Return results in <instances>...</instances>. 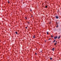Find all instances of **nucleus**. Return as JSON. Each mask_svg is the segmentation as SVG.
I'll use <instances>...</instances> for the list:
<instances>
[{"mask_svg":"<svg viewBox=\"0 0 61 61\" xmlns=\"http://www.w3.org/2000/svg\"><path fill=\"white\" fill-rule=\"evenodd\" d=\"M47 34L48 35V32H47Z\"/></svg>","mask_w":61,"mask_h":61,"instance_id":"obj_7","label":"nucleus"},{"mask_svg":"<svg viewBox=\"0 0 61 61\" xmlns=\"http://www.w3.org/2000/svg\"><path fill=\"white\" fill-rule=\"evenodd\" d=\"M50 59L51 60H52V58H50Z\"/></svg>","mask_w":61,"mask_h":61,"instance_id":"obj_12","label":"nucleus"},{"mask_svg":"<svg viewBox=\"0 0 61 61\" xmlns=\"http://www.w3.org/2000/svg\"><path fill=\"white\" fill-rule=\"evenodd\" d=\"M25 28L26 29H27V27H25Z\"/></svg>","mask_w":61,"mask_h":61,"instance_id":"obj_14","label":"nucleus"},{"mask_svg":"<svg viewBox=\"0 0 61 61\" xmlns=\"http://www.w3.org/2000/svg\"><path fill=\"white\" fill-rule=\"evenodd\" d=\"M51 37H53V36H52Z\"/></svg>","mask_w":61,"mask_h":61,"instance_id":"obj_19","label":"nucleus"},{"mask_svg":"<svg viewBox=\"0 0 61 61\" xmlns=\"http://www.w3.org/2000/svg\"><path fill=\"white\" fill-rule=\"evenodd\" d=\"M57 44V43H55L54 44L55 46H56V44Z\"/></svg>","mask_w":61,"mask_h":61,"instance_id":"obj_4","label":"nucleus"},{"mask_svg":"<svg viewBox=\"0 0 61 61\" xmlns=\"http://www.w3.org/2000/svg\"><path fill=\"white\" fill-rule=\"evenodd\" d=\"M57 42V41H56V42Z\"/></svg>","mask_w":61,"mask_h":61,"instance_id":"obj_21","label":"nucleus"},{"mask_svg":"<svg viewBox=\"0 0 61 61\" xmlns=\"http://www.w3.org/2000/svg\"><path fill=\"white\" fill-rule=\"evenodd\" d=\"M25 18L26 19H27V18H26V17H25Z\"/></svg>","mask_w":61,"mask_h":61,"instance_id":"obj_15","label":"nucleus"},{"mask_svg":"<svg viewBox=\"0 0 61 61\" xmlns=\"http://www.w3.org/2000/svg\"><path fill=\"white\" fill-rule=\"evenodd\" d=\"M46 8H47V6H46Z\"/></svg>","mask_w":61,"mask_h":61,"instance_id":"obj_11","label":"nucleus"},{"mask_svg":"<svg viewBox=\"0 0 61 61\" xmlns=\"http://www.w3.org/2000/svg\"><path fill=\"white\" fill-rule=\"evenodd\" d=\"M54 41H53V43H54V42H56V40H54Z\"/></svg>","mask_w":61,"mask_h":61,"instance_id":"obj_6","label":"nucleus"},{"mask_svg":"<svg viewBox=\"0 0 61 61\" xmlns=\"http://www.w3.org/2000/svg\"><path fill=\"white\" fill-rule=\"evenodd\" d=\"M15 33L16 34H18V33L17 32H15Z\"/></svg>","mask_w":61,"mask_h":61,"instance_id":"obj_5","label":"nucleus"},{"mask_svg":"<svg viewBox=\"0 0 61 61\" xmlns=\"http://www.w3.org/2000/svg\"><path fill=\"white\" fill-rule=\"evenodd\" d=\"M45 41V42H46V41Z\"/></svg>","mask_w":61,"mask_h":61,"instance_id":"obj_24","label":"nucleus"},{"mask_svg":"<svg viewBox=\"0 0 61 61\" xmlns=\"http://www.w3.org/2000/svg\"><path fill=\"white\" fill-rule=\"evenodd\" d=\"M28 24H29V22H27Z\"/></svg>","mask_w":61,"mask_h":61,"instance_id":"obj_10","label":"nucleus"},{"mask_svg":"<svg viewBox=\"0 0 61 61\" xmlns=\"http://www.w3.org/2000/svg\"><path fill=\"white\" fill-rule=\"evenodd\" d=\"M41 52H42V51H41Z\"/></svg>","mask_w":61,"mask_h":61,"instance_id":"obj_23","label":"nucleus"},{"mask_svg":"<svg viewBox=\"0 0 61 61\" xmlns=\"http://www.w3.org/2000/svg\"><path fill=\"white\" fill-rule=\"evenodd\" d=\"M33 38H35V36H33Z\"/></svg>","mask_w":61,"mask_h":61,"instance_id":"obj_8","label":"nucleus"},{"mask_svg":"<svg viewBox=\"0 0 61 61\" xmlns=\"http://www.w3.org/2000/svg\"><path fill=\"white\" fill-rule=\"evenodd\" d=\"M58 26H56V27H58Z\"/></svg>","mask_w":61,"mask_h":61,"instance_id":"obj_20","label":"nucleus"},{"mask_svg":"<svg viewBox=\"0 0 61 61\" xmlns=\"http://www.w3.org/2000/svg\"><path fill=\"white\" fill-rule=\"evenodd\" d=\"M31 17H33V16L32 15L31 16Z\"/></svg>","mask_w":61,"mask_h":61,"instance_id":"obj_22","label":"nucleus"},{"mask_svg":"<svg viewBox=\"0 0 61 61\" xmlns=\"http://www.w3.org/2000/svg\"><path fill=\"white\" fill-rule=\"evenodd\" d=\"M36 54H37V53H36L35 55H36Z\"/></svg>","mask_w":61,"mask_h":61,"instance_id":"obj_17","label":"nucleus"},{"mask_svg":"<svg viewBox=\"0 0 61 61\" xmlns=\"http://www.w3.org/2000/svg\"><path fill=\"white\" fill-rule=\"evenodd\" d=\"M52 50L53 51H54L55 50V48H53Z\"/></svg>","mask_w":61,"mask_h":61,"instance_id":"obj_3","label":"nucleus"},{"mask_svg":"<svg viewBox=\"0 0 61 61\" xmlns=\"http://www.w3.org/2000/svg\"><path fill=\"white\" fill-rule=\"evenodd\" d=\"M50 39H51V38H50L49 39V40H50Z\"/></svg>","mask_w":61,"mask_h":61,"instance_id":"obj_16","label":"nucleus"},{"mask_svg":"<svg viewBox=\"0 0 61 61\" xmlns=\"http://www.w3.org/2000/svg\"><path fill=\"white\" fill-rule=\"evenodd\" d=\"M30 11H32V10H30Z\"/></svg>","mask_w":61,"mask_h":61,"instance_id":"obj_18","label":"nucleus"},{"mask_svg":"<svg viewBox=\"0 0 61 61\" xmlns=\"http://www.w3.org/2000/svg\"><path fill=\"white\" fill-rule=\"evenodd\" d=\"M56 19H58V16H56Z\"/></svg>","mask_w":61,"mask_h":61,"instance_id":"obj_1","label":"nucleus"},{"mask_svg":"<svg viewBox=\"0 0 61 61\" xmlns=\"http://www.w3.org/2000/svg\"><path fill=\"white\" fill-rule=\"evenodd\" d=\"M57 38V37L56 36L54 37V39H56V38Z\"/></svg>","mask_w":61,"mask_h":61,"instance_id":"obj_2","label":"nucleus"},{"mask_svg":"<svg viewBox=\"0 0 61 61\" xmlns=\"http://www.w3.org/2000/svg\"><path fill=\"white\" fill-rule=\"evenodd\" d=\"M60 36H59V37H58V39H59V38H60Z\"/></svg>","mask_w":61,"mask_h":61,"instance_id":"obj_9","label":"nucleus"},{"mask_svg":"<svg viewBox=\"0 0 61 61\" xmlns=\"http://www.w3.org/2000/svg\"><path fill=\"white\" fill-rule=\"evenodd\" d=\"M8 3H10V2L9 1H8Z\"/></svg>","mask_w":61,"mask_h":61,"instance_id":"obj_13","label":"nucleus"}]
</instances>
